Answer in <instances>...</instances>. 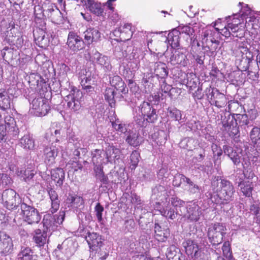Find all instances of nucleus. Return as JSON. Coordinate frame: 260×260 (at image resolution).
I'll return each mask as SVG.
<instances>
[{
    "instance_id": "1",
    "label": "nucleus",
    "mask_w": 260,
    "mask_h": 260,
    "mask_svg": "<svg viewBox=\"0 0 260 260\" xmlns=\"http://www.w3.org/2000/svg\"><path fill=\"white\" fill-rule=\"evenodd\" d=\"M211 190L207 193L212 202L217 205H224L234 199L235 190L233 184L220 177H214L211 181Z\"/></svg>"
},
{
    "instance_id": "2",
    "label": "nucleus",
    "mask_w": 260,
    "mask_h": 260,
    "mask_svg": "<svg viewBox=\"0 0 260 260\" xmlns=\"http://www.w3.org/2000/svg\"><path fill=\"white\" fill-rule=\"evenodd\" d=\"M219 30L218 28L212 27V29H207L203 32L202 42L204 44L203 49L205 53L209 57H215L220 48V42L218 40L220 35L219 32H217Z\"/></svg>"
},
{
    "instance_id": "3",
    "label": "nucleus",
    "mask_w": 260,
    "mask_h": 260,
    "mask_svg": "<svg viewBox=\"0 0 260 260\" xmlns=\"http://www.w3.org/2000/svg\"><path fill=\"white\" fill-rule=\"evenodd\" d=\"M138 108L134 120L140 126L146 127L148 123H154L157 119L156 110L150 103L144 101Z\"/></svg>"
},
{
    "instance_id": "4",
    "label": "nucleus",
    "mask_w": 260,
    "mask_h": 260,
    "mask_svg": "<svg viewBox=\"0 0 260 260\" xmlns=\"http://www.w3.org/2000/svg\"><path fill=\"white\" fill-rule=\"evenodd\" d=\"M237 52L238 54L236 56V62L239 70L241 71H246L248 76L252 73L255 74L254 72L249 70L250 64L253 60V55L247 47V43H240L238 46Z\"/></svg>"
},
{
    "instance_id": "5",
    "label": "nucleus",
    "mask_w": 260,
    "mask_h": 260,
    "mask_svg": "<svg viewBox=\"0 0 260 260\" xmlns=\"http://www.w3.org/2000/svg\"><path fill=\"white\" fill-rule=\"evenodd\" d=\"M65 216L63 211H60L58 214H45L42 220L43 225V231L52 234V232L55 231L58 226L62 223Z\"/></svg>"
},
{
    "instance_id": "6",
    "label": "nucleus",
    "mask_w": 260,
    "mask_h": 260,
    "mask_svg": "<svg viewBox=\"0 0 260 260\" xmlns=\"http://www.w3.org/2000/svg\"><path fill=\"white\" fill-rule=\"evenodd\" d=\"M226 229L223 223L216 222L210 225L208 229L207 236L209 242L213 245L221 243L223 237L225 235Z\"/></svg>"
},
{
    "instance_id": "7",
    "label": "nucleus",
    "mask_w": 260,
    "mask_h": 260,
    "mask_svg": "<svg viewBox=\"0 0 260 260\" xmlns=\"http://www.w3.org/2000/svg\"><path fill=\"white\" fill-rule=\"evenodd\" d=\"M2 198L4 206L9 210H16L23 203L19 194L12 189L5 190Z\"/></svg>"
},
{
    "instance_id": "8",
    "label": "nucleus",
    "mask_w": 260,
    "mask_h": 260,
    "mask_svg": "<svg viewBox=\"0 0 260 260\" xmlns=\"http://www.w3.org/2000/svg\"><path fill=\"white\" fill-rule=\"evenodd\" d=\"M221 120L222 127L225 131L229 133L231 137L234 139L239 137V127L237 126L235 114L231 115L225 113L223 116H221Z\"/></svg>"
},
{
    "instance_id": "9",
    "label": "nucleus",
    "mask_w": 260,
    "mask_h": 260,
    "mask_svg": "<svg viewBox=\"0 0 260 260\" xmlns=\"http://www.w3.org/2000/svg\"><path fill=\"white\" fill-rule=\"evenodd\" d=\"M235 114L237 126L239 129L244 131V133H247L248 129L253 125L254 121L257 116V112L254 109L248 111L247 114Z\"/></svg>"
},
{
    "instance_id": "10",
    "label": "nucleus",
    "mask_w": 260,
    "mask_h": 260,
    "mask_svg": "<svg viewBox=\"0 0 260 260\" xmlns=\"http://www.w3.org/2000/svg\"><path fill=\"white\" fill-rule=\"evenodd\" d=\"M77 244L72 240H64L61 244L58 245L54 252L57 256L62 260H67L76 251Z\"/></svg>"
},
{
    "instance_id": "11",
    "label": "nucleus",
    "mask_w": 260,
    "mask_h": 260,
    "mask_svg": "<svg viewBox=\"0 0 260 260\" xmlns=\"http://www.w3.org/2000/svg\"><path fill=\"white\" fill-rule=\"evenodd\" d=\"M209 102L211 105H215L218 108L224 107L227 104V99L223 93L213 87L210 86L205 90Z\"/></svg>"
},
{
    "instance_id": "12",
    "label": "nucleus",
    "mask_w": 260,
    "mask_h": 260,
    "mask_svg": "<svg viewBox=\"0 0 260 260\" xmlns=\"http://www.w3.org/2000/svg\"><path fill=\"white\" fill-rule=\"evenodd\" d=\"M83 96L82 91L75 87H73L70 93L65 97L67 107L72 112H76L81 108L80 99Z\"/></svg>"
},
{
    "instance_id": "13",
    "label": "nucleus",
    "mask_w": 260,
    "mask_h": 260,
    "mask_svg": "<svg viewBox=\"0 0 260 260\" xmlns=\"http://www.w3.org/2000/svg\"><path fill=\"white\" fill-rule=\"evenodd\" d=\"M21 210L24 220L28 224H36L40 221L41 216L38 211L34 207L23 203L21 205Z\"/></svg>"
},
{
    "instance_id": "14",
    "label": "nucleus",
    "mask_w": 260,
    "mask_h": 260,
    "mask_svg": "<svg viewBox=\"0 0 260 260\" xmlns=\"http://www.w3.org/2000/svg\"><path fill=\"white\" fill-rule=\"evenodd\" d=\"M47 102V100L45 98L40 96L36 97L30 103L31 110L33 111L31 112H34V114L37 116L46 115L50 110Z\"/></svg>"
},
{
    "instance_id": "15",
    "label": "nucleus",
    "mask_w": 260,
    "mask_h": 260,
    "mask_svg": "<svg viewBox=\"0 0 260 260\" xmlns=\"http://www.w3.org/2000/svg\"><path fill=\"white\" fill-rule=\"evenodd\" d=\"M67 45L70 50L77 52L85 47V43L76 33L74 31H70L68 34Z\"/></svg>"
},
{
    "instance_id": "16",
    "label": "nucleus",
    "mask_w": 260,
    "mask_h": 260,
    "mask_svg": "<svg viewBox=\"0 0 260 260\" xmlns=\"http://www.w3.org/2000/svg\"><path fill=\"white\" fill-rule=\"evenodd\" d=\"M223 151L224 154L231 159L234 165L239 166L241 164L243 153L242 149L236 150L231 146L224 145L223 146Z\"/></svg>"
},
{
    "instance_id": "17",
    "label": "nucleus",
    "mask_w": 260,
    "mask_h": 260,
    "mask_svg": "<svg viewBox=\"0 0 260 260\" xmlns=\"http://www.w3.org/2000/svg\"><path fill=\"white\" fill-rule=\"evenodd\" d=\"M186 212L183 217L191 222H196L200 219L201 215L200 207L195 203H190L186 207Z\"/></svg>"
},
{
    "instance_id": "18",
    "label": "nucleus",
    "mask_w": 260,
    "mask_h": 260,
    "mask_svg": "<svg viewBox=\"0 0 260 260\" xmlns=\"http://www.w3.org/2000/svg\"><path fill=\"white\" fill-rule=\"evenodd\" d=\"M13 251L12 238L4 232H0V253L6 255Z\"/></svg>"
},
{
    "instance_id": "19",
    "label": "nucleus",
    "mask_w": 260,
    "mask_h": 260,
    "mask_svg": "<svg viewBox=\"0 0 260 260\" xmlns=\"http://www.w3.org/2000/svg\"><path fill=\"white\" fill-rule=\"evenodd\" d=\"M85 239L92 253L94 250H100V246H102L103 244L101 236L95 233H88L85 237Z\"/></svg>"
},
{
    "instance_id": "20",
    "label": "nucleus",
    "mask_w": 260,
    "mask_h": 260,
    "mask_svg": "<svg viewBox=\"0 0 260 260\" xmlns=\"http://www.w3.org/2000/svg\"><path fill=\"white\" fill-rule=\"evenodd\" d=\"M66 205L68 208L75 209L78 212V209L84 206V200L81 196L75 193H69L66 200Z\"/></svg>"
},
{
    "instance_id": "21",
    "label": "nucleus",
    "mask_w": 260,
    "mask_h": 260,
    "mask_svg": "<svg viewBox=\"0 0 260 260\" xmlns=\"http://www.w3.org/2000/svg\"><path fill=\"white\" fill-rule=\"evenodd\" d=\"M20 260H38V256L33 250L26 245H21L18 254Z\"/></svg>"
},
{
    "instance_id": "22",
    "label": "nucleus",
    "mask_w": 260,
    "mask_h": 260,
    "mask_svg": "<svg viewBox=\"0 0 260 260\" xmlns=\"http://www.w3.org/2000/svg\"><path fill=\"white\" fill-rule=\"evenodd\" d=\"M44 152L45 162L49 166L53 164L58 154V149L54 146H47L45 148Z\"/></svg>"
},
{
    "instance_id": "23",
    "label": "nucleus",
    "mask_w": 260,
    "mask_h": 260,
    "mask_svg": "<svg viewBox=\"0 0 260 260\" xmlns=\"http://www.w3.org/2000/svg\"><path fill=\"white\" fill-rule=\"evenodd\" d=\"M110 82L112 86L114 87L117 90H119L122 94H125L128 93V88L126 87L124 81L120 76L116 75L110 78Z\"/></svg>"
},
{
    "instance_id": "24",
    "label": "nucleus",
    "mask_w": 260,
    "mask_h": 260,
    "mask_svg": "<svg viewBox=\"0 0 260 260\" xmlns=\"http://www.w3.org/2000/svg\"><path fill=\"white\" fill-rule=\"evenodd\" d=\"M10 169L11 170L12 169L13 170L15 169L16 174L18 176L22 178L25 182H28V183L34 182L32 179L36 174L34 170H30L28 169H21L19 170V169H17L14 166H11Z\"/></svg>"
},
{
    "instance_id": "25",
    "label": "nucleus",
    "mask_w": 260,
    "mask_h": 260,
    "mask_svg": "<svg viewBox=\"0 0 260 260\" xmlns=\"http://www.w3.org/2000/svg\"><path fill=\"white\" fill-rule=\"evenodd\" d=\"M84 40L85 43L89 45L93 42H96L100 38L101 34L100 31L94 28H89L84 32Z\"/></svg>"
},
{
    "instance_id": "26",
    "label": "nucleus",
    "mask_w": 260,
    "mask_h": 260,
    "mask_svg": "<svg viewBox=\"0 0 260 260\" xmlns=\"http://www.w3.org/2000/svg\"><path fill=\"white\" fill-rule=\"evenodd\" d=\"M81 2L86 5L91 13L98 16L102 15L104 10L101 3H95L94 0H81Z\"/></svg>"
},
{
    "instance_id": "27",
    "label": "nucleus",
    "mask_w": 260,
    "mask_h": 260,
    "mask_svg": "<svg viewBox=\"0 0 260 260\" xmlns=\"http://www.w3.org/2000/svg\"><path fill=\"white\" fill-rule=\"evenodd\" d=\"M35 22L37 26L36 29L46 30V22L43 19V11L39 6L34 8Z\"/></svg>"
},
{
    "instance_id": "28",
    "label": "nucleus",
    "mask_w": 260,
    "mask_h": 260,
    "mask_svg": "<svg viewBox=\"0 0 260 260\" xmlns=\"http://www.w3.org/2000/svg\"><path fill=\"white\" fill-rule=\"evenodd\" d=\"M51 235L48 233L43 231V233L42 234H37L34 237V240L37 245V246L42 247V251L41 252V255L45 256L47 253V251L46 248H44V247L46 244L47 242V237L50 236Z\"/></svg>"
},
{
    "instance_id": "29",
    "label": "nucleus",
    "mask_w": 260,
    "mask_h": 260,
    "mask_svg": "<svg viewBox=\"0 0 260 260\" xmlns=\"http://www.w3.org/2000/svg\"><path fill=\"white\" fill-rule=\"evenodd\" d=\"M107 162L113 163L115 159L120 158L121 151L119 149L113 146H109L105 152Z\"/></svg>"
},
{
    "instance_id": "30",
    "label": "nucleus",
    "mask_w": 260,
    "mask_h": 260,
    "mask_svg": "<svg viewBox=\"0 0 260 260\" xmlns=\"http://www.w3.org/2000/svg\"><path fill=\"white\" fill-rule=\"evenodd\" d=\"M52 179L56 183V185L61 187L65 179V173L62 168H57L51 171Z\"/></svg>"
},
{
    "instance_id": "31",
    "label": "nucleus",
    "mask_w": 260,
    "mask_h": 260,
    "mask_svg": "<svg viewBox=\"0 0 260 260\" xmlns=\"http://www.w3.org/2000/svg\"><path fill=\"white\" fill-rule=\"evenodd\" d=\"M20 146L26 150H32L35 148V140L32 135L26 134L20 139Z\"/></svg>"
},
{
    "instance_id": "32",
    "label": "nucleus",
    "mask_w": 260,
    "mask_h": 260,
    "mask_svg": "<svg viewBox=\"0 0 260 260\" xmlns=\"http://www.w3.org/2000/svg\"><path fill=\"white\" fill-rule=\"evenodd\" d=\"M11 100L8 92L4 88L0 89V108L6 110L11 108Z\"/></svg>"
},
{
    "instance_id": "33",
    "label": "nucleus",
    "mask_w": 260,
    "mask_h": 260,
    "mask_svg": "<svg viewBox=\"0 0 260 260\" xmlns=\"http://www.w3.org/2000/svg\"><path fill=\"white\" fill-rule=\"evenodd\" d=\"M154 73L158 78L164 79L168 75V68L166 64L162 62H156L153 66Z\"/></svg>"
},
{
    "instance_id": "34",
    "label": "nucleus",
    "mask_w": 260,
    "mask_h": 260,
    "mask_svg": "<svg viewBox=\"0 0 260 260\" xmlns=\"http://www.w3.org/2000/svg\"><path fill=\"white\" fill-rule=\"evenodd\" d=\"M186 56L180 50H176L170 57V62L172 64H182L185 66L187 63Z\"/></svg>"
},
{
    "instance_id": "35",
    "label": "nucleus",
    "mask_w": 260,
    "mask_h": 260,
    "mask_svg": "<svg viewBox=\"0 0 260 260\" xmlns=\"http://www.w3.org/2000/svg\"><path fill=\"white\" fill-rule=\"evenodd\" d=\"M182 245L185 249L186 253L192 257L194 253H196L200 249L197 243L194 241L188 239L182 243Z\"/></svg>"
},
{
    "instance_id": "36",
    "label": "nucleus",
    "mask_w": 260,
    "mask_h": 260,
    "mask_svg": "<svg viewBox=\"0 0 260 260\" xmlns=\"http://www.w3.org/2000/svg\"><path fill=\"white\" fill-rule=\"evenodd\" d=\"M48 193L51 201V212H55L59 208L60 201L56 191L52 188L48 190Z\"/></svg>"
},
{
    "instance_id": "37",
    "label": "nucleus",
    "mask_w": 260,
    "mask_h": 260,
    "mask_svg": "<svg viewBox=\"0 0 260 260\" xmlns=\"http://www.w3.org/2000/svg\"><path fill=\"white\" fill-rule=\"evenodd\" d=\"M46 30L43 29H36L34 30V37L39 46L43 47L48 44V38L45 37Z\"/></svg>"
},
{
    "instance_id": "38",
    "label": "nucleus",
    "mask_w": 260,
    "mask_h": 260,
    "mask_svg": "<svg viewBox=\"0 0 260 260\" xmlns=\"http://www.w3.org/2000/svg\"><path fill=\"white\" fill-rule=\"evenodd\" d=\"M126 142L131 146L137 147L143 142V138L141 137L138 133L133 132H128Z\"/></svg>"
},
{
    "instance_id": "39",
    "label": "nucleus",
    "mask_w": 260,
    "mask_h": 260,
    "mask_svg": "<svg viewBox=\"0 0 260 260\" xmlns=\"http://www.w3.org/2000/svg\"><path fill=\"white\" fill-rule=\"evenodd\" d=\"M167 40L172 48H177L179 46L180 32L175 28L172 29L168 34Z\"/></svg>"
},
{
    "instance_id": "40",
    "label": "nucleus",
    "mask_w": 260,
    "mask_h": 260,
    "mask_svg": "<svg viewBox=\"0 0 260 260\" xmlns=\"http://www.w3.org/2000/svg\"><path fill=\"white\" fill-rule=\"evenodd\" d=\"M154 232L155 239L160 242L165 241L170 235L168 229L162 230L161 226L158 223H155Z\"/></svg>"
},
{
    "instance_id": "41",
    "label": "nucleus",
    "mask_w": 260,
    "mask_h": 260,
    "mask_svg": "<svg viewBox=\"0 0 260 260\" xmlns=\"http://www.w3.org/2000/svg\"><path fill=\"white\" fill-rule=\"evenodd\" d=\"M7 42L11 46H15L17 48L21 47L23 44L24 40L22 36L6 35L5 38Z\"/></svg>"
},
{
    "instance_id": "42",
    "label": "nucleus",
    "mask_w": 260,
    "mask_h": 260,
    "mask_svg": "<svg viewBox=\"0 0 260 260\" xmlns=\"http://www.w3.org/2000/svg\"><path fill=\"white\" fill-rule=\"evenodd\" d=\"M168 116L174 120L178 121L180 123L182 121V113L180 110L174 107H169L167 109Z\"/></svg>"
},
{
    "instance_id": "43",
    "label": "nucleus",
    "mask_w": 260,
    "mask_h": 260,
    "mask_svg": "<svg viewBox=\"0 0 260 260\" xmlns=\"http://www.w3.org/2000/svg\"><path fill=\"white\" fill-rule=\"evenodd\" d=\"M92 161L93 165H102L105 153L103 150L95 149L92 152Z\"/></svg>"
},
{
    "instance_id": "44",
    "label": "nucleus",
    "mask_w": 260,
    "mask_h": 260,
    "mask_svg": "<svg viewBox=\"0 0 260 260\" xmlns=\"http://www.w3.org/2000/svg\"><path fill=\"white\" fill-rule=\"evenodd\" d=\"M160 213L164 217L172 220L175 219L177 217V215H183V213L181 211V210H180V211H179L178 209L175 211L174 209L171 208H167L166 209H164L160 211Z\"/></svg>"
},
{
    "instance_id": "45",
    "label": "nucleus",
    "mask_w": 260,
    "mask_h": 260,
    "mask_svg": "<svg viewBox=\"0 0 260 260\" xmlns=\"http://www.w3.org/2000/svg\"><path fill=\"white\" fill-rule=\"evenodd\" d=\"M115 93L113 88H107L106 89L104 93L105 99L108 102L111 108L115 107Z\"/></svg>"
},
{
    "instance_id": "46",
    "label": "nucleus",
    "mask_w": 260,
    "mask_h": 260,
    "mask_svg": "<svg viewBox=\"0 0 260 260\" xmlns=\"http://www.w3.org/2000/svg\"><path fill=\"white\" fill-rule=\"evenodd\" d=\"M132 24L131 23L125 24L123 26L119 28L121 38L125 40H129L133 34L131 30Z\"/></svg>"
},
{
    "instance_id": "47",
    "label": "nucleus",
    "mask_w": 260,
    "mask_h": 260,
    "mask_svg": "<svg viewBox=\"0 0 260 260\" xmlns=\"http://www.w3.org/2000/svg\"><path fill=\"white\" fill-rule=\"evenodd\" d=\"M250 138L254 144L260 147V127H253L250 133Z\"/></svg>"
},
{
    "instance_id": "48",
    "label": "nucleus",
    "mask_w": 260,
    "mask_h": 260,
    "mask_svg": "<svg viewBox=\"0 0 260 260\" xmlns=\"http://www.w3.org/2000/svg\"><path fill=\"white\" fill-rule=\"evenodd\" d=\"M222 250L223 255L228 260H234V258L233 256L232 251L231 247V244L229 241H225L222 246Z\"/></svg>"
},
{
    "instance_id": "49",
    "label": "nucleus",
    "mask_w": 260,
    "mask_h": 260,
    "mask_svg": "<svg viewBox=\"0 0 260 260\" xmlns=\"http://www.w3.org/2000/svg\"><path fill=\"white\" fill-rule=\"evenodd\" d=\"M238 185L240 187L241 190L243 193L244 195L247 197H250L252 194L253 187L251 182H241L239 183Z\"/></svg>"
},
{
    "instance_id": "50",
    "label": "nucleus",
    "mask_w": 260,
    "mask_h": 260,
    "mask_svg": "<svg viewBox=\"0 0 260 260\" xmlns=\"http://www.w3.org/2000/svg\"><path fill=\"white\" fill-rule=\"evenodd\" d=\"M98 65L101 67L105 72H109L112 68L110 58L104 55L102 56Z\"/></svg>"
},
{
    "instance_id": "51",
    "label": "nucleus",
    "mask_w": 260,
    "mask_h": 260,
    "mask_svg": "<svg viewBox=\"0 0 260 260\" xmlns=\"http://www.w3.org/2000/svg\"><path fill=\"white\" fill-rule=\"evenodd\" d=\"M43 78L37 73H31L28 76V82L33 86H39L41 85Z\"/></svg>"
},
{
    "instance_id": "52",
    "label": "nucleus",
    "mask_w": 260,
    "mask_h": 260,
    "mask_svg": "<svg viewBox=\"0 0 260 260\" xmlns=\"http://www.w3.org/2000/svg\"><path fill=\"white\" fill-rule=\"evenodd\" d=\"M112 127L117 132L125 134L127 132L126 125L123 123L119 119H116L114 121L111 122Z\"/></svg>"
},
{
    "instance_id": "53",
    "label": "nucleus",
    "mask_w": 260,
    "mask_h": 260,
    "mask_svg": "<svg viewBox=\"0 0 260 260\" xmlns=\"http://www.w3.org/2000/svg\"><path fill=\"white\" fill-rule=\"evenodd\" d=\"M152 196L157 199L166 194V189L164 185H158L154 187L152 190Z\"/></svg>"
},
{
    "instance_id": "54",
    "label": "nucleus",
    "mask_w": 260,
    "mask_h": 260,
    "mask_svg": "<svg viewBox=\"0 0 260 260\" xmlns=\"http://www.w3.org/2000/svg\"><path fill=\"white\" fill-rule=\"evenodd\" d=\"M160 88L161 91L165 93H168V95L171 99L173 98L174 91H176L177 90L176 88L172 87L170 85L167 84L166 83L165 79L162 81V84L161 85Z\"/></svg>"
},
{
    "instance_id": "55",
    "label": "nucleus",
    "mask_w": 260,
    "mask_h": 260,
    "mask_svg": "<svg viewBox=\"0 0 260 260\" xmlns=\"http://www.w3.org/2000/svg\"><path fill=\"white\" fill-rule=\"evenodd\" d=\"M88 55L89 58V60L93 62L98 64L103 56V54L99 52L96 49H93L90 52L88 53Z\"/></svg>"
},
{
    "instance_id": "56",
    "label": "nucleus",
    "mask_w": 260,
    "mask_h": 260,
    "mask_svg": "<svg viewBox=\"0 0 260 260\" xmlns=\"http://www.w3.org/2000/svg\"><path fill=\"white\" fill-rule=\"evenodd\" d=\"M84 72L85 71H82L83 75L80 76V84L81 85H83L85 83V85H94V81L91 78L90 75H84Z\"/></svg>"
},
{
    "instance_id": "57",
    "label": "nucleus",
    "mask_w": 260,
    "mask_h": 260,
    "mask_svg": "<svg viewBox=\"0 0 260 260\" xmlns=\"http://www.w3.org/2000/svg\"><path fill=\"white\" fill-rule=\"evenodd\" d=\"M140 153L138 151L135 150L132 152L130 156L131 168L132 170L135 169L139 161Z\"/></svg>"
},
{
    "instance_id": "58",
    "label": "nucleus",
    "mask_w": 260,
    "mask_h": 260,
    "mask_svg": "<svg viewBox=\"0 0 260 260\" xmlns=\"http://www.w3.org/2000/svg\"><path fill=\"white\" fill-rule=\"evenodd\" d=\"M171 202L172 205L176 209V210L178 209L181 210V208H184L185 204L184 201L180 200L176 197H173L171 199Z\"/></svg>"
},
{
    "instance_id": "59",
    "label": "nucleus",
    "mask_w": 260,
    "mask_h": 260,
    "mask_svg": "<svg viewBox=\"0 0 260 260\" xmlns=\"http://www.w3.org/2000/svg\"><path fill=\"white\" fill-rule=\"evenodd\" d=\"M140 53V49L137 48H133L132 52L128 56L130 60H134V62L136 64V66H137L138 64L139 63V57Z\"/></svg>"
},
{
    "instance_id": "60",
    "label": "nucleus",
    "mask_w": 260,
    "mask_h": 260,
    "mask_svg": "<svg viewBox=\"0 0 260 260\" xmlns=\"http://www.w3.org/2000/svg\"><path fill=\"white\" fill-rule=\"evenodd\" d=\"M104 210V207L100 203H98L94 208V211L99 222H102L103 219V212Z\"/></svg>"
},
{
    "instance_id": "61",
    "label": "nucleus",
    "mask_w": 260,
    "mask_h": 260,
    "mask_svg": "<svg viewBox=\"0 0 260 260\" xmlns=\"http://www.w3.org/2000/svg\"><path fill=\"white\" fill-rule=\"evenodd\" d=\"M95 251L94 256L96 258L105 259L108 255V252L106 249L102 248V246H100V250H94Z\"/></svg>"
},
{
    "instance_id": "62",
    "label": "nucleus",
    "mask_w": 260,
    "mask_h": 260,
    "mask_svg": "<svg viewBox=\"0 0 260 260\" xmlns=\"http://www.w3.org/2000/svg\"><path fill=\"white\" fill-rule=\"evenodd\" d=\"M185 177V176L183 174H176L174 177L173 185L176 187L180 186L181 183L184 182Z\"/></svg>"
},
{
    "instance_id": "63",
    "label": "nucleus",
    "mask_w": 260,
    "mask_h": 260,
    "mask_svg": "<svg viewBox=\"0 0 260 260\" xmlns=\"http://www.w3.org/2000/svg\"><path fill=\"white\" fill-rule=\"evenodd\" d=\"M175 29L180 32V35L181 34H185L188 36H190L192 35L193 32V29L187 25L179 26L175 28Z\"/></svg>"
},
{
    "instance_id": "64",
    "label": "nucleus",
    "mask_w": 260,
    "mask_h": 260,
    "mask_svg": "<svg viewBox=\"0 0 260 260\" xmlns=\"http://www.w3.org/2000/svg\"><path fill=\"white\" fill-rule=\"evenodd\" d=\"M191 257L193 260H208L207 255L203 252L201 249L196 251V253H194Z\"/></svg>"
}]
</instances>
